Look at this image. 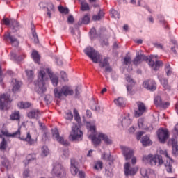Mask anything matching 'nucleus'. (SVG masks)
Masks as SVG:
<instances>
[{"label":"nucleus","mask_w":178,"mask_h":178,"mask_svg":"<svg viewBox=\"0 0 178 178\" xmlns=\"http://www.w3.org/2000/svg\"><path fill=\"white\" fill-rule=\"evenodd\" d=\"M47 73L49 74L53 86H58V83H59V79L56 75H54L50 69L42 68L38 75V81L35 82L38 94H44L47 91L45 82H44L48 79Z\"/></svg>","instance_id":"obj_1"},{"label":"nucleus","mask_w":178,"mask_h":178,"mask_svg":"<svg viewBox=\"0 0 178 178\" xmlns=\"http://www.w3.org/2000/svg\"><path fill=\"white\" fill-rule=\"evenodd\" d=\"M84 53L94 63H99L101 67H105V71L107 72V73H111V72H112V67L109 66V58H105L103 60H101V55H99V53L94 49V48H86L84 49Z\"/></svg>","instance_id":"obj_2"},{"label":"nucleus","mask_w":178,"mask_h":178,"mask_svg":"<svg viewBox=\"0 0 178 178\" xmlns=\"http://www.w3.org/2000/svg\"><path fill=\"white\" fill-rule=\"evenodd\" d=\"M95 129V126H90L89 130V133L92 134V135H89V138L92 140V143L95 145V147L101 144V138L107 145L112 144V139L109 138L106 134L99 133L97 134V137Z\"/></svg>","instance_id":"obj_3"},{"label":"nucleus","mask_w":178,"mask_h":178,"mask_svg":"<svg viewBox=\"0 0 178 178\" xmlns=\"http://www.w3.org/2000/svg\"><path fill=\"white\" fill-rule=\"evenodd\" d=\"M55 98L62 99L64 97H69L74 94V90L69 85L63 86L61 88H56L54 90Z\"/></svg>","instance_id":"obj_4"},{"label":"nucleus","mask_w":178,"mask_h":178,"mask_svg":"<svg viewBox=\"0 0 178 178\" xmlns=\"http://www.w3.org/2000/svg\"><path fill=\"white\" fill-rule=\"evenodd\" d=\"M143 162H149L151 166H158L161 167L163 165L164 161L162 156L159 154H149L147 156H144L143 158Z\"/></svg>","instance_id":"obj_5"},{"label":"nucleus","mask_w":178,"mask_h":178,"mask_svg":"<svg viewBox=\"0 0 178 178\" xmlns=\"http://www.w3.org/2000/svg\"><path fill=\"white\" fill-rule=\"evenodd\" d=\"M8 136L9 137H13V138L19 137V140H22V141H25L29 145H33L35 144V140L31 138V135L30 134V132L26 133V136H20V128H18L17 131H16L13 134H9Z\"/></svg>","instance_id":"obj_6"},{"label":"nucleus","mask_w":178,"mask_h":178,"mask_svg":"<svg viewBox=\"0 0 178 178\" xmlns=\"http://www.w3.org/2000/svg\"><path fill=\"white\" fill-rule=\"evenodd\" d=\"M69 138L72 140V141H80V140H83V131L76 125L72 127Z\"/></svg>","instance_id":"obj_7"},{"label":"nucleus","mask_w":178,"mask_h":178,"mask_svg":"<svg viewBox=\"0 0 178 178\" xmlns=\"http://www.w3.org/2000/svg\"><path fill=\"white\" fill-rule=\"evenodd\" d=\"M10 95L3 94L0 97V109L3 111V109H9L10 108Z\"/></svg>","instance_id":"obj_8"},{"label":"nucleus","mask_w":178,"mask_h":178,"mask_svg":"<svg viewBox=\"0 0 178 178\" xmlns=\"http://www.w3.org/2000/svg\"><path fill=\"white\" fill-rule=\"evenodd\" d=\"M136 105L138 109L134 111L135 118H140V116H143V115L148 111L147 106L143 102H136Z\"/></svg>","instance_id":"obj_9"},{"label":"nucleus","mask_w":178,"mask_h":178,"mask_svg":"<svg viewBox=\"0 0 178 178\" xmlns=\"http://www.w3.org/2000/svg\"><path fill=\"white\" fill-rule=\"evenodd\" d=\"M157 136L159 142L162 144H165V143H166V140L169 138V131H168V129L161 128L157 131Z\"/></svg>","instance_id":"obj_10"},{"label":"nucleus","mask_w":178,"mask_h":178,"mask_svg":"<svg viewBox=\"0 0 178 178\" xmlns=\"http://www.w3.org/2000/svg\"><path fill=\"white\" fill-rule=\"evenodd\" d=\"M154 105H156V106H159V108H163V109H166V108H169V106L170 105V103H169V102L163 101V99L159 95H157L154 97Z\"/></svg>","instance_id":"obj_11"},{"label":"nucleus","mask_w":178,"mask_h":178,"mask_svg":"<svg viewBox=\"0 0 178 178\" xmlns=\"http://www.w3.org/2000/svg\"><path fill=\"white\" fill-rule=\"evenodd\" d=\"M125 176H134L138 172V168L131 167L130 163H126L124 165Z\"/></svg>","instance_id":"obj_12"},{"label":"nucleus","mask_w":178,"mask_h":178,"mask_svg":"<svg viewBox=\"0 0 178 178\" xmlns=\"http://www.w3.org/2000/svg\"><path fill=\"white\" fill-rule=\"evenodd\" d=\"M53 175H55L57 176V177H59V176H65V168L63 166H62V164L59 163H56L54 164L53 170H52Z\"/></svg>","instance_id":"obj_13"},{"label":"nucleus","mask_w":178,"mask_h":178,"mask_svg":"<svg viewBox=\"0 0 178 178\" xmlns=\"http://www.w3.org/2000/svg\"><path fill=\"white\" fill-rule=\"evenodd\" d=\"M52 134L53 137L57 140L58 143L65 146L69 145V142L65 140L63 137L59 136V131H58L57 128L52 129Z\"/></svg>","instance_id":"obj_14"},{"label":"nucleus","mask_w":178,"mask_h":178,"mask_svg":"<svg viewBox=\"0 0 178 178\" xmlns=\"http://www.w3.org/2000/svg\"><path fill=\"white\" fill-rule=\"evenodd\" d=\"M143 60L148 62L149 58H148V56H145L144 54H140V53H137L136 58H134L133 63L137 66L138 65H140V63H141Z\"/></svg>","instance_id":"obj_15"},{"label":"nucleus","mask_w":178,"mask_h":178,"mask_svg":"<svg viewBox=\"0 0 178 178\" xmlns=\"http://www.w3.org/2000/svg\"><path fill=\"white\" fill-rule=\"evenodd\" d=\"M140 175L145 178H154L155 177V172L150 168H141Z\"/></svg>","instance_id":"obj_16"},{"label":"nucleus","mask_w":178,"mask_h":178,"mask_svg":"<svg viewBox=\"0 0 178 178\" xmlns=\"http://www.w3.org/2000/svg\"><path fill=\"white\" fill-rule=\"evenodd\" d=\"M143 86L150 91H155L156 90V83L154 80H148L143 82Z\"/></svg>","instance_id":"obj_17"},{"label":"nucleus","mask_w":178,"mask_h":178,"mask_svg":"<svg viewBox=\"0 0 178 178\" xmlns=\"http://www.w3.org/2000/svg\"><path fill=\"white\" fill-rule=\"evenodd\" d=\"M121 149L122 151L124 156L125 157L126 161H129V159H131V156H133V154H134L133 150L125 146H121Z\"/></svg>","instance_id":"obj_18"},{"label":"nucleus","mask_w":178,"mask_h":178,"mask_svg":"<svg viewBox=\"0 0 178 178\" xmlns=\"http://www.w3.org/2000/svg\"><path fill=\"white\" fill-rule=\"evenodd\" d=\"M79 165V163L74 159H72L70 161V171L73 176H76L79 172V168L77 166Z\"/></svg>","instance_id":"obj_19"},{"label":"nucleus","mask_w":178,"mask_h":178,"mask_svg":"<svg viewBox=\"0 0 178 178\" xmlns=\"http://www.w3.org/2000/svg\"><path fill=\"white\" fill-rule=\"evenodd\" d=\"M163 65V63L160 60L154 61L152 59L149 60V65L152 67L154 70H158Z\"/></svg>","instance_id":"obj_20"},{"label":"nucleus","mask_w":178,"mask_h":178,"mask_svg":"<svg viewBox=\"0 0 178 178\" xmlns=\"http://www.w3.org/2000/svg\"><path fill=\"white\" fill-rule=\"evenodd\" d=\"M27 116L29 119H38L41 116V113H40L39 110L34 109L29 111L27 113Z\"/></svg>","instance_id":"obj_21"},{"label":"nucleus","mask_w":178,"mask_h":178,"mask_svg":"<svg viewBox=\"0 0 178 178\" xmlns=\"http://www.w3.org/2000/svg\"><path fill=\"white\" fill-rule=\"evenodd\" d=\"M4 40H9V41H10V44L13 47H17L19 45V41L17 40V39L10 35V33H8L4 35Z\"/></svg>","instance_id":"obj_22"},{"label":"nucleus","mask_w":178,"mask_h":178,"mask_svg":"<svg viewBox=\"0 0 178 178\" xmlns=\"http://www.w3.org/2000/svg\"><path fill=\"white\" fill-rule=\"evenodd\" d=\"M11 84L13 86V92H17V91L20 90V87H22V82L17 81L15 79L12 80Z\"/></svg>","instance_id":"obj_23"},{"label":"nucleus","mask_w":178,"mask_h":178,"mask_svg":"<svg viewBox=\"0 0 178 178\" xmlns=\"http://www.w3.org/2000/svg\"><path fill=\"white\" fill-rule=\"evenodd\" d=\"M160 82L165 91H170V90H172V87L170 86V85H169L168 79L165 78H161Z\"/></svg>","instance_id":"obj_24"},{"label":"nucleus","mask_w":178,"mask_h":178,"mask_svg":"<svg viewBox=\"0 0 178 178\" xmlns=\"http://www.w3.org/2000/svg\"><path fill=\"white\" fill-rule=\"evenodd\" d=\"M169 143L172 144L173 155H178L177 140L172 138L169 141Z\"/></svg>","instance_id":"obj_25"},{"label":"nucleus","mask_w":178,"mask_h":178,"mask_svg":"<svg viewBox=\"0 0 178 178\" xmlns=\"http://www.w3.org/2000/svg\"><path fill=\"white\" fill-rule=\"evenodd\" d=\"M131 124V120L130 119V115H127L122 120V126L124 127H127V126H130Z\"/></svg>","instance_id":"obj_26"},{"label":"nucleus","mask_w":178,"mask_h":178,"mask_svg":"<svg viewBox=\"0 0 178 178\" xmlns=\"http://www.w3.org/2000/svg\"><path fill=\"white\" fill-rule=\"evenodd\" d=\"M141 143L144 147H148L152 144V142L148 136H143Z\"/></svg>","instance_id":"obj_27"},{"label":"nucleus","mask_w":178,"mask_h":178,"mask_svg":"<svg viewBox=\"0 0 178 178\" xmlns=\"http://www.w3.org/2000/svg\"><path fill=\"white\" fill-rule=\"evenodd\" d=\"M8 143L6 142V140H5V138L2 135H0V149L1 151H5L6 149V145Z\"/></svg>","instance_id":"obj_28"},{"label":"nucleus","mask_w":178,"mask_h":178,"mask_svg":"<svg viewBox=\"0 0 178 178\" xmlns=\"http://www.w3.org/2000/svg\"><path fill=\"white\" fill-rule=\"evenodd\" d=\"M81 1V10L82 12H87V10H90V5L86 2V0H79Z\"/></svg>","instance_id":"obj_29"},{"label":"nucleus","mask_w":178,"mask_h":178,"mask_svg":"<svg viewBox=\"0 0 178 178\" xmlns=\"http://www.w3.org/2000/svg\"><path fill=\"white\" fill-rule=\"evenodd\" d=\"M102 157V159H104V161H108L110 162V165H112L113 163V161H115L113 159V156L111 155V153L107 154L106 153H104Z\"/></svg>","instance_id":"obj_30"},{"label":"nucleus","mask_w":178,"mask_h":178,"mask_svg":"<svg viewBox=\"0 0 178 178\" xmlns=\"http://www.w3.org/2000/svg\"><path fill=\"white\" fill-rule=\"evenodd\" d=\"M1 163L3 168H5L6 169H9V168H10V163L6 157H1Z\"/></svg>","instance_id":"obj_31"},{"label":"nucleus","mask_w":178,"mask_h":178,"mask_svg":"<svg viewBox=\"0 0 178 178\" xmlns=\"http://www.w3.org/2000/svg\"><path fill=\"white\" fill-rule=\"evenodd\" d=\"M90 23V15H86L78 22V24H88Z\"/></svg>","instance_id":"obj_32"},{"label":"nucleus","mask_w":178,"mask_h":178,"mask_svg":"<svg viewBox=\"0 0 178 178\" xmlns=\"http://www.w3.org/2000/svg\"><path fill=\"white\" fill-rule=\"evenodd\" d=\"M17 106H19L20 109H26L27 108H30V106H31V103L28 102H20L17 104Z\"/></svg>","instance_id":"obj_33"},{"label":"nucleus","mask_w":178,"mask_h":178,"mask_svg":"<svg viewBox=\"0 0 178 178\" xmlns=\"http://www.w3.org/2000/svg\"><path fill=\"white\" fill-rule=\"evenodd\" d=\"M47 9V15L49 16V19H51V13L55 12V7L54 6V4H52V3H49Z\"/></svg>","instance_id":"obj_34"},{"label":"nucleus","mask_w":178,"mask_h":178,"mask_svg":"<svg viewBox=\"0 0 178 178\" xmlns=\"http://www.w3.org/2000/svg\"><path fill=\"white\" fill-rule=\"evenodd\" d=\"M11 120H19L20 123V113L19 111H15L10 115Z\"/></svg>","instance_id":"obj_35"},{"label":"nucleus","mask_w":178,"mask_h":178,"mask_svg":"<svg viewBox=\"0 0 178 178\" xmlns=\"http://www.w3.org/2000/svg\"><path fill=\"white\" fill-rule=\"evenodd\" d=\"M114 102L118 105V106L123 107L126 106V103H124V99L122 97H119L118 99H115Z\"/></svg>","instance_id":"obj_36"},{"label":"nucleus","mask_w":178,"mask_h":178,"mask_svg":"<svg viewBox=\"0 0 178 178\" xmlns=\"http://www.w3.org/2000/svg\"><path fill=\"white\" fill-rule=\"evenodd\" d=\"M32 57L35 63H40V54H38L37 51L32 52Z\"/></svg>","instance_id":"obj_37"},{"label":"nucleus","mask_w":178,"mask_h":178,"mask_svg":"<svg viewBox=\"0 0 178 178\" xmlns=\"http://www.w3.org/2000/svg\"><path fill=\"white\" fill-rule=\"evenodd\" d=\"M42 156H47L48 154H49V149H48V147L44 145L42 149Z\"/></svg>","instance_id":"obj_38"},{"label":"nucleus","mask_w":178,"mask_h":178,"mask_svg":"<svg viewBox=\"0 0 178 178\" xmlns=\"http://www.w3.org/2000/svg\"><path fill=\"white\" fill-rule=\"evenodd\" d=\"M165 71L167 76H170L172 73V67H170V65L166 64L165 67Z\"/></svg>","instance_id":"obj_39"},{"label":"nucleus","mask_w":178,"mask_h":178,"mask_svg":"<svg viewBox=\"0 0 178 178\" xmlns=\"http://www.w3.org/2000/svg\"><path fill=\"white\" fill-rule=\"evenodd\" d=\"M25 72L26 73V76H27L28 79L29 80H33V79L34 77V72H33V70H26Z\"/></svg>","instance_id":"obj_40"},{"label":"nucleus","mask_w":178,"mask_h":178,"mask_svg":"<svg viewBox=\"0 0 178 178\" xmlns=\"http://www.w3.org/2000/svg\"><path fill=\"white\" fill-rule=\"evenodd\" d=\"M58 10L60 12V13H65V15H67L69 13V8H65L62 6H58Z\"/></svg>","instance_id":"obj_41"},{"label":"nucleus","mask_w":178,"mask_h":178,"mask_svg":"<svg viewBox=\"0 0 178 178\" xmlns=\"http://www.w3.org/2000/svg\"><path fill=\"white\" fill-rule=\"evenodd\" d=\"M102 166H103V163L102 161H97V163H95V166H94V169H96V170H101V169H102Z\"/></svg>","instance_id":"obj_42"},{"label":"nucleus","mask_w":178,"mask_h":178,"mask_svg":"<svg viewBox=\"0 0 178 178\" xmlns=\"http://www.w3.org/2000/svg\"><path fill=\"white\" fill-rule=\"evenodd\" d=\"M74 119L76 122L79 123L80 122L81 118H80V115L79 114V111H77L76 109H74Z\"/></svg>","instance_id":"obj_43"},{"label":"nucleus","mask_w":178,"mask_h":178,"mask_svg":"<svg viewBox=\"0 0 178 178\" xmlns=\"http://www.w3.org/2000/svg\"><path fill=\"white\" fill-rule=\"evenodd\" d=\"M11 22L12 19H9L8 18H3L1 21V24H5V26H10Z\"/></svg>","instance_id":"obj_44"},{"label":"nucleus","mask_w":178,"mask_h":178,"mask_svg":"<svg viewBox=\"0 0 178 178\" xmlns=\"http://www.w3.org/2000/svg\"><path fill=\"white\" fill-rule=\"evenodd\" d=\"M111 13L114 19H119V17H120V15L119 14V13H118V11L115 10H111Z\"/></svg>","instance_id":"obj_45"},{"label":"nucleus","mask_w":178,"mask_h":178,"mask_svg":"<svg viewBox=\"0 0 178 178\" xmlns=\"http://www.w3.org/2000/svg\"><path fill=\"white\" fill-rule=\"evenodd\" d=\"M34 159H35V154H28L26 156V161L28 163L31 162V161H34Z\"/></svg>","instance_id":"obj_46"},{"label":"nucleus","mask_w":178,"mask_h":178,"mask_svg":"<svg viewBox=\"0 0 178 178\" xmlns=\"http://www.w3.org/2000/svg\"><path fill=\"white\" fill-rule=\"evenodd\" d=\"M165 168H166V170L168 172V173H172V164H170V163H166L165 164Z\"/></svg>","instance_id":"obj_47"},{"label":"nucleus","mask_w":178,"mask_h":178,"mask_svg":"<svg viewBox=\"0 0 178 178\" xmlns=\"http://www.w3.org/2000/svg\"><path fill=\"white\" fill-rule=\"evenodd\" d=\"M10 26H12V27L15 29V27H19V23L15 19H11V23L10 24Z\"/></svg>","instance_id":"obj_48"},{"label":"nucleus","mask_w":178,"mask_h":178,"mask_svg":"<svg viewBox=\"0 0 178 178\" xmlns=\"http://www.w3.org/2000/svg\"><path fill=\"white\" fill-rule=\"evenodd\" d=\"M138 124L140 129H144V119L140 118L138 121Z\"/></svg>","instance_id":"obj_49"},{"label":"nucleus","mask_w":178,"mask_h":178,"mask_svg":"<svg viewBox=\"0 0 178 178\" xmlns=\"http://www.w3.org/2000/svg\"><path fill=\"white\" fill-rule=\"evenodd\" d=\"M60 76H61V79H62V80H63V81H67V74H66V72L62 71L60 72Z\"/></svg>","instance_id":"obj_50"},{"label":"nucleus","mask_w":178,"mask_h":178,"mask_svg":"<svg viewBox=\"0 0 178 178\" xmlns=\"http://www.w3.org/2000/svg\"><path fill=\"white\" fill-rule=\"evenodd\" d=\"M159 154H161V155H165L166 158H168V159H170V161H172V159H170V157L169 156V154H168V152L166 150H160Z\"/></svg>","instance_id":"obj_51"},{"label":"nucleus","mask_w":178,"mask_h":178,"mask_svg":"<svg viewBox=\"0 0 178 178\" xmlns=\"http://www.w3.org/2000/svg\"><path fill=\"white\" fill-rule=\"evenodd\" d=\"M65 119L67 120H72V119H73V114L72 112H68L65 114Z\"/></svg>","instance_id":"obj_52"},{"label":"nucleus","mask_w":178,"mask_h":178,"mask_svg":"<svg viewBox=\"0 0 178 178\" xmlns=\"http://www.w3.org/2000/svg\"><path fill=\"white\" fill-rule=\"evenodd\" d=\"M131 62V58L130 57H124V65H129Z\"/></svg>","instance_id":"obj_53"},{"label":"nucleus","mask_w":178,"mask_h":178,"mask_svg":"<svg viewBox=\"0 0 178 178\" xmlns=\"http://www.w3.org/2000/svg\"><path fill=\"white\" fill-rule=\"evenodd\" d=\"M144 135V132L143 131H140L137 133L136 135V138L138 140H141V137H143V136Z\"/></svg>","instance_id":"obj_54"},{"label":"nucleus","mask_w":178,"mask_h":178,"mask_svg":"<svg viewBox=\"0 0 178 178\" xmlns=\"http://www.w3.org/2000/svg\"><path fill=\"white\" fill-rule=\"evenodd\" d=\"M80 91H81V88L77 86L75 89V97H79L80 95Z\"/></svg>","instance_id":"obj_55"},{"label":"nucleus","mask_w":178,"mask_h":178,"mask_svg":"<svg viewBox=\"0 0 178 178\" xmlns=\"http://www.w3.org/2000/svg\"><path fill=\"white\" fill-rule=\"evenodd\" d=\"M33 37L35 44H38V36H37V33L34 31L33 32Z\"/></svg>","instance_id":"obj_56"},{"label":"nucleus","mask_w":178,"mask_h":178,"mask_svg":"<svg viewBox=\"0 0 178 178\" xmlns=\"http://www.w3.org/2000/svg\"><path fill=\"white\" fill-rule=\"evenodd\" d=\"M63 158L64 159L69 158V150L67 149L63 151Z\"/></svg>","instance_id":"obj_57"},{"label":"nucleus","mask_w":178,"mask_h":178,"mask_svg":"<svg viewBox=\"0 0 178 178\" xmlns=\"http://www.w3.org/2000/svg\"><path fill=\"white\" fill-rule=\"evenodd\" d=\"M67 22H68V23H71V24L74 23V18L73 17L72 15H70L68 17Z\"/></svg>","instance_id":"obj_58"},{"label":"nucleus","mask_w":178,"mask_h":178,"mask_svg":"<svg viewBox=\"0 0 178 178\" xmlns=\"http://www.w3.org/2000/svg\"><path fill=\"white\" fill-rule=\"evenodd\" d=\"M174 134L178 137V124H177L174 127Z\"/></svg>","instance_id":"obj_59"},{"label":"nucleus","mask_w":178,"mask_h":178,"mask_svg":"<svg viewBox=\"0 0 178 178\" xmlns=\"http://www.w3.org/2000/svg\"><path fill=\"white\" fill-rule=\"evenodd\" d=\"M93 106H92V109L93 111H99V107H97V103H95V102H93Z\"/></svg>","instance_id":"obj_60"},{"label":"nucleus","mask_w":178,"mask_h":178,"mask_svg":"<svg viewBox=\"0 0 178 178\" xmlns=\"http://www.w3.org/2000/svg\"><path fill=\"white\" fill-rule=\"evenodd\" d=\"M126 80L128 83H134V81L133 80V79L131 78V76H127L126 77Z\"/></svg>","instance_id":"obj_61"},{"label":"nucleus","mask_w":178,"mask_h":178,"mask_svg":"<svg viewBox=\"0 0 178 178\" xmlns=\"http://www.w3.org/2000/svg\"><path fill=\"white\" fill-rule=\"evenodd\" d=\"M79 176L80 178H85L86 177V173L83 171H79Z\"/></svg>","instance_id":"obj_62"},{"label":"nucleus","mask_w":178,"mask_h":178,"mask_svg":"<svg viewBox=\"0 0 178 178\" xmlns=\"http://www.w3.org/2000/svg\"><path fill=\"white\" fill-rule=\"evenodd\" d=\"M92 19L95 20V21L101 20V17H99V15H93Z\"/></svg>","instance_id":"obj_63"},{"label":"nucleus","mask_w":178,"mask_h":178,"mask_svg":"<svg viewBox=\"0 0 178 178\" xmlns=\"http://www.w3.org/2000/svg\"><path fill=\"white\" fill-rule=\"evenodd\" d=\"M29 170H26L25 171H24V177H29Z\"/></svg>","instance_id":"obj_64"}]
</instances>
